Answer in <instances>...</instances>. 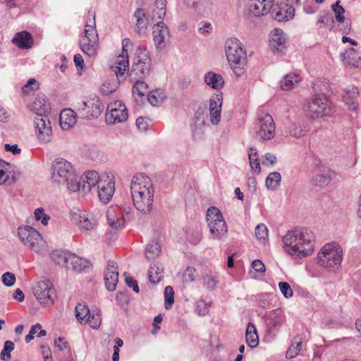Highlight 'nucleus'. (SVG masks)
Wrapping results in <instances>:
<instances>
[{
  "mask_svg": "<svg viewBox=\"0 0 361 361\" xmlns=\"http://www.w3.org/2000/svg\"><path fill=\"white\" fill-rule=\"evenodd\" d=\"M286 251L291 256L302 259L313 252L314 235L307 228L289 231L283 238Z\"/></svg>",
  "mask_w": 361,
  "mask_h": 361,
  "instance_id": "obj_1",
  "label": "nucleus"
},
{
  "mask_svg": "<svg viewBox=\"0 0 361 361\" xmlns=\"http://www.w3.org/2000/svg\"><path fill=\"white\" fill-rule=\"evenodd\" d=\"M130 192L135 207L142 214L150 213L154 193L151 179L142 173L135 174L131 180Z\"/></svg>",
  "mask_w": 361,
  "mask_h": 361,
  "instance_id": "obj_2",
  "label": "nucleus"
},
{
  "mask_svg": "<svg viewBox=\"0 0 361 361\" xmlns=\"http://www.w3.org/2000/svg\"><path fill=\"white\" fill-rule=\"evenodd\" d=\"M30 109L36 114L34 123L39 140L47 143L50 142L52 135L51 122L48 114L51 106L44 94H38L30 104Z\"/></svg>",
  "mask_w": 361,
  "mask_h": 361,
  "instance_id": "obj_3",
  "label": "nucleus"
},
{
  "mask_svg": "<svg viewBox=\"0 0 361 361\" xmlns=\"http://www.w3.org/2000/svg\"><path fill=\"white\" fill-rule=\"evenodd\" d=\"M51 180L59 185H66L71 192L80 190V182L71 162L63 158L54 161L51 166Z\"/></svg>",
  "mask_w": 361,
  "mask_h": 361,
  "instance_id": "obj_4",
  "label": "nucleus"
},
{
  "mask_svg": "<svg viewBox=\"0 0 361 361\" xmlns=\"http://www.w3.org/2000/svg\"><path fill=\"white\" fill-rule=\"evenodd\" d=\"M227 60L236 77L242 76L247 65V54L242 43L236 38H229L225 42Z\"/></svg>",
  "mask_w": 361,
  "mask_h": 361,
  "instance_id": "obj_5",
  "label": "nucleus"
},
{
  "mask_svg": "<svg viewBox=\"0 0 361 361\" xmlns=\"http://www.w3.org/2000/svg\"><path fill=\"white\" fill-rule=\"evenodd\" d=\"M81 50L89 56L97 54L99 49V38L96 29L95 13H88V20L85 24L84 35L79 42Z\"/></svg>",
  "mask_w": 361,
  "mask_h": 361,
  "instance_id": "obj_6",
  "label": "nucleus"
},
{
  "mask_svg": "<svg viewBox=\"0 0 361 361\" xmlns=\"http://www.w3.org/2000/svg\"><path fill=\"white\" fill-rule=\"evenodd\" d=\"M206 217L212 238L219 240L225 238L228 227L221 211L215 207H211L207 209Z\"/></svg>",
  "mask_w": 361,
  "mask_h": 361,
  "instance_id": "obj_7",
  "label": "nucleus"
},
{
  "mask_svg": "<svg viewBox=\"0 0 361 361\" xmlns=\"http://www.w3.org/2000/svg\"><path fill=\"white\" fill-rule=\"evenodd\" d=\"M331 108L329 99L324 94H315L306 104V115L313 120L329 116Z\"/></svg>",
  "mask_w": 361,
  "mask_h": 361,
  "instance_id": "obj_8",
  "label": "nucleus"
},
{
  "mask_svg": "<svg viewBox=\"0 0 361 361\" xmlns=\"http://www.w3.org/2000/svg\"><path fill=\"white\" fill-rule=\"evenodd\" d=\"M275 123L272 116L260 113L255 121L256 137L259 141L271 140L275 135Z\"/></svg>",
  "mask_w": 361,
  "mask_h": 361,
  "instance_id": "obj_9",
  "label": "nucleus"
},
{
  "mask_svg": "<svg viewBox=\"0 0 361 361\" xmlns=\"http://www.w3.org/2000/svg\"><path fill=\"white\" fill-rule=\"evenodd\" d=\"M18 235L20 240L26 246L37 253H40L44 247L41 235L38 231L30 226L19 227Z\"/></svg>",
  "mask_w": 361,
  "mask_h": 361,
  "instance_id": "obj_10",
  "label": "nucleus"
},
{
  "mask_svg": "<svg viewBox=\"0 0 361 361\" xmlns=\"http://www.w3.org/2000/svg\"><path fill=\"white\" fill-rule=\"evenodd\" d=\"M317 259L321 267L334 269L338 262V245L336 243L326 244L318 253Z\"/></svg>",
  "mask_w": 361,
  "mask_h": 361,
  "instance_id": "obj_11",
  "label": "nucleus"
},
{
  "mask_svg": "<svg viewBox=\"0 0 361 361\" xmlns=\"http://www.w3.org/2000/svg\"><path fill=\"white\" fill-rule=\"evenodd\" d=\"M104 106L97 97H93L87 101L78 104V114L82 119L98 118L102 113Z\"/></svg>",
  "mask_w": 361,
  "mask_h": 361,
  "instance_id": "obj_12",
  "label": "nucleus"
},
{
  "mask_svg": "<svg viewBox=\"0 0 361 361\" xmlns=\"http://www.w3.org/2000/svg\"><path fill=\"white\" fill-rule=\"evenodd\" d=\"M33 291L36 299L41 305L49 306L54 303L56 290L49 280L38 282Z\"/></svg>",
  "mask_w": 361,
  "mask_h": 361,
  "instance_id": "obj_13",
  "label": "nucleus"
},
{
  "mask_svg": "<svg viewBox=\"0 0 361 361\" xmlns=\"http://www.w3.org/2000/svg\"><path fill=\"white\" fill-rule=\"evenodd\" d=\"M71 219L73 224L77 225L82 231L94 229L97 225V220L91 214L85 211L74 208L71 212Z\"/></svg>",
  "mask_w": 361,
  "mask_h": 361,
  "instance_id": "obj_14",
  "label": "nucleus"
},
{
  "mask_svg": "<svg viewBox=\"0 0 361 361\" xmlns=\"http://www.w3.org/2000/svg\"><path fill=\"white\" fill-rule=\"evenodd\" d=\"M130 45V40L128 38L122 41V53L118 56L116 62L111 66V69L115 73L116 77L119 80L123 78L125 72L128 70L129 61L127 47Z\"/></svg>",
  "mask_w": 361,
  "mask_h": 361,
  "instance_id": "obj_15",
  "label": "nucleus"
},
{
  "mask_svg": "<svg viewBox=\"0 0 361 361\" xmlns=\"http://www.w3.org/2000/svg\"><path fill=\"white\" fill-rule=\"evenodd\" d=\"M130 45V40L128 38L122 41V53L118 56L116 62L111 66V69L115 73L116 77L119 80L123 78L125 72L128 70L129 61L127 47Z\"/></svg>",
  "mask_w": 361,
  "mask_h": 361,
  "instance_id": "obj_16",
  "label": "nucleus"
},
{
  "mask_svg": "<svg viewBox=\"0 0 361 361\" xmlns=\"http://www.w3.org/2000/svg\"><path fill=\"white\" fill-rule=\"evenodd\" d=\"M109 112L106 114V122L109 124L123 123L128 119V114L125 104L116 102L108 107Z\"/></svg>",
  "mask_w": 361,
  "mask_h": 361,
  "instance_id": "obj_17",
  "label": "nucleus"
},
{
  "mask_svg": "<svg viewBox=\"0 0 361 361\" xmlns=\"http://www.w3.org/2000/svg\"><path fill=\"white\" fill-rule=\"evenodd\" d=\"M104 275L106 289L109 291L114 290L118 282V271L116 262L108 260Z\"/></svg>",
  "mask_w": 361,
  "mask_h": 361,
  "instance_id": "obj_18",
  "label": "nucleus"
},
{
  "mask_svg": "<svg viewBox=\"0 0 361 361\" xmlns=\"http://www.w3.org/2000/svg\"><path fill=\"white\" fill-rule=\"evenodd\" d=\"M269 13L273 19L279 22L288 21L294 17L295 8L292 4H285L283 6H279L273 4Z\"/></svg>",
  "mask_w": 361,
  "mask_h": 361,
  "instance_id": "obj_19",
  "label": "nucleus"
},
{
  "mask_svg": "<svg viewBox=\"0 0 361 361\" xmlns=\"http://www.w3.org/2000/svg\"><path fill=\"white\" fill-rule=\"evenodd\" d=\"M274 0H250L247 11L254 16H264L270 12Z\"/></svg>",
  "mask_w": 361,
  "mask_h": 361,
  "instance_id": "obj_20",
  "label": "nucleus"
},
{
  "mask_svg": "<svg viewBox=\"0 0 361 361\" xmlns=\"http://www.w3.org/2000/svg\"><path fill=\"white\" fill-rule=\"evenodd\" d=\"M222 104V93L214 94L209 99L210 121L213 125H218L220 123Z\"/></svg>",
  "mask_w": 361,
  "mask_h": 361,
  "instance_id": "obj_21",
  "label": "nucleus"
},
{
  "mask_svg": "<svg viewBox=\"0 0 361 361\" xmlns=\"http://www.w3.org/2000/svg\"><path fill=\"white\" fill-rule=\"evenodd\" d=\"M107 183H106V181L103 183L102 180L100 182V185L98 186V195L99 200L105 204L108 203L111 200L115 190L114 176L112 174L110 176L107 175Z\"/></svg>",
  "mask_w": 361,
  "mask_h": 361,
  "instance_id": "obj_22",
  "label": "nucleus"
},
{
  "mask_svg": "<svg viewBox=\"0 0 361 361\" xmlns=\"http://www.w3.org/2000/svg\"><path fill=\"white\" fill-rule=\"evenodd\" d=\"M286 37L282 30L274 29L270 35L269 46L274 54H279L285 48Z\"/></svg>",
  "mask_w": 361,
  "mask_h": 361,
  "instance_id": "obj_23",
  "label": "nucleus"
},
{
  "mask_svg": "<svg viewBox=\"0 0 361 361\" xmlns=\"http://www.w3.org/2000/svg\"><path fill=\"white\" fill-rule=\"evenodd\" d=\"M168 37H169L168 27L163 21H158L153 27V38L157 47L162 48Z\"/></svg>",
  "mask_w": 361,
  "mask_h": 361,
  "instance_id": "obj_24",
  "label": "nucleus"
},
{
  "mask_svg": "<svg viewBox=\"0 0 361 361\" xmlns=\"http://www.w3.org/2000/svg\"><path fill=\"white\" fill-rule=\"evenodd\" d=\"M340 56L345 66L361 68V53L353 47L345 49Z\"/></svg>",
  "mask_w": 361,
  "mask_h": 361,
  "instance_id": "obj_25",
  "label": "nucleus"
},
{
  "mask_svg": "<svg viewBox=\"0 0 361 361\" xmlns=\"http://www.w3.org/2000/svg\"><path fill=\"white\" fill-rule=\"evenodd\" d=\"M99 173L95 171L86 172L78 180L80 182V189L84 192L90 191L92 187L99 183Z\"/></svg>",
  "mask_w": 361,
  "mask_h": 361,
  "instance_id": "obj_26",
  "label": "nucleus"
},
{
  "mask_svg": "<svg viewBox=\"0 0 361 361\" xmlns=\"http://www.w3.org/2000/svg\"><path fill=\"white\" fill-rule=\"evenodd\" d=\"M358 95L359 91L356 87L353 86L345 90L343 102L349 110L357 111L358 109L359 104L357 101Z\"/></svg>",
  "mask_w": 361,
  "mask_h": 361,
  "instance_id": "obj_27",
  "label": "nucleus"
},
{
  "mask_svg": "<svg viewBox=\"0 0 361 361\" xmlns=\"http://www.w3.org/2000/svg\"><path fill=\"white\" fill-rule=\"evenodd\" d=\"M12 42L22 49H28L32 47L34 43L32 35L27 32H19L12 39Z\"/></svg>",
  "mask_w": 361,
  "mask_h": 361,
  "instance_id": "obj_28",
  "label": "nucleus"
},
{
  "mask_svg": "<svg viewBox=\"0 0 361 361\" xmlns=\"http://www.w3.org/2000/svg\"><path fill=\"white\" fill-rule=\"evenodd\" d=\"M151 63H134L130 73L132 80H142L149 75L151 71Z\"/></svg>",
  "mask_w": 361,
  "mask_h": 361,
  "instance_id": "obj_29",
  "label": "nucleus"
},
{
  "mask_svg": "<svg viewBox=\"0 0 361 361\" xmlns=\"http://www.w3.org/2000/svg\"><path fill=\"white\" fill-rule=\"evenodd\" d=\"M214 0H196L194 6H186L198 14L204 16L210 14L214 8Z\"/></svg>",
  "mask_w": 361,
  "mask_h": 361,
  "instance_id": "obj_30",
  "label": "nucleus"
},
{
  "mask_svg": "<svg viewBox=\"0 0 361 361\" xmlns=\"http://www.w3.org/2000/svg\"><path fill=\"white\" fill-rule=\"evenodd\" d=\"M205 83L212 89L219 90L224 87V79L221 75L212 71L207 72L204 78Z\"/></svg>",
  "mask_w": 361,
  "mask_h": 361,
  "instance_id": "obj_31",
  "label": "nucleus"
},
{
  "mask_svg": "<svg viewBox=\"0 0 361 361\" xmlns=\"http://www.w3.org/2000/svg\"><path fill=\"white\" fill-rule=\"evenodd\" d=\"M68 264L70 269L77 271H82L90 266V262L86 259L81 258L75 254H69Z\"/></svg>",
  "mask_w": 361,
  "mask_h": 361,
  "instance_id": "obj_32",
  "label": "nucleus"
},
{
  "mask_svg": "<svg viewBox=\"0 0 361 361\" xmlns=\"http://www.w3.org/2000/svg\"><path fill=\"white\" fill-rule=\"evenodd\" d=\"M246 343L250 348H253L259 344V337L255 325L249 322L245 332Z\"/></svg>",
  "mask_w": 361,
  "mask_h": 361,
  "instance_id": "obj_33",
  "label": "nucleus"
},
{
  "mask_svg": "<svg viewBox=\"0 0 361 361\" xmlns=\"http://www.w3.org/2000/svg\"><path fill=\"white\" fill-rule=\"evenodd\" d=\"M149 279L152 283H157L164 277V268L158 264H152L149 269Z\"/></svg>",
  "mask_w": 361,
  "mask_h": 361,
  "instance_id": "obj_34",
  "label": "nucleus"
},
{
  "mask_svg": "<svg viewBox=\"0 0 361 361\" xmlns=\"http://www.w3.org/2000/svg\"><path fill=\"white\" fill-rule=\"evenodd\" d=\"M76 113L73 110L68 109L63 110L60 115V125L62 128H68L73 126L75 123Z\"/></svg>",
  "mask_w": 361,
  "mask_h": 361,
  "instance_id": "obj_35",
  "label": "nucleus"
},
{
  "mask_svg": "<svg viewBox=\"0 0 361 361\" xmlns=\"http://www.w3.org/2000/svg\"><path fill=\"white\" fill-rule=\"evenodd\" d=\"M301 80L299 74L290 73L287 74L283 80L281 82V87L283 90H290L294 86Z\"/></svg>",
  "mask_w": 361,
  "mask_h": 361,
  "instance_id": "obj_36",
  "label": "nucleus"
},
{
  "mask_svg": "<svg viewBox=\"0 0 361 361\" xmlns=\"http://www.w3.org/2000/svg\"><path fill=\"white\" fill-rule=\"evenodd\" d=\"M69 254L70 253L64 252L61 250H54L51 253L50 257L56 264L65 267L67 269H70V266L68 264Z\"/></svg>",
  "mask_w": 361,
  "mask_h": 361,
  "instance_id": "obj_37",
  "label": "nucleus"
},
{
  "mask_svg": "<svg viewBox=\"0 0 361 361\" xmlns=\"http://www.w3.org/2000/svg\"><path fill=\"white\" fill-rule=\"evenodd\" d=\"M155 8H154L152 13V20H162L166 16V0H156L154 3Z\"/></svg>",
  "mask_w": 361,
  "mask_h": 361,
  "instance_id": "obj_38",
  "label": "nucleus"
},
{
  "mask_svg": "<svg viewBox=\"0 0 361 361\" xmlns=\"http://www.w3.org/2000/svg\"><path fill=\"white\" fill-rule=\"evenodd\" d=\"M106 219L109 225L114 228H118L123 226L125 222V215L123 214L121 219L116 216V211L114 209L107 210Z\"/></svg>",
  "mask_w": 361,
  "mask_h": 361,
  "instance_id": "obj_39",
  "label": "nucleus"
},
{
  "mask_svg": "<svg viewBox=\"0 0 361 361\" xmlns=\"http://www.w3.org/2000/svg\"><path fill=\"white\" fill-rule=\"evenodd\" d=\"M145 250L146 258L153 259L161 254V245L157 240H152L147 245Z\"/></svg>",
  "mask_w": 361,
  "mask_h": 361,
  "instance_id": "obj_40",
  "label": "nucleus"
},
{
  "mask_svg": "<svg viewBox=\"0 0 361 361\" xmlns=\"http://www.w3.org/2000/svg\"><path fill=\"white\" fill-rule=\"evenodd\" d=\"M134 16L137 20L136 30L139 34H141L147 27L145 11L142 8H137L134 13Z\"/></svg>",
  "mask_w": 361,
  "mask_h": 361,
  "instance_id": "obj_41",
  "label": "nucleus"
},
{
  "mask_svg": "<svg viewBox=\"0 0 361 361\" xmlns=\"http://www.w3.org/2000/svg\"><path fill=\"white\" fill-rule=\"evenodd\" d=\"M90 313V309L85 303H78L75 307V317L80 323L85 321Z\"/></svg>",
  "mask_w": 361,
  "mask_h": 361,
  "instance_id": "obj_42",
  "label": "nucleus"
},
{
  "mask_svg": "<svg viewBox=\"0 0 361 361\" xmlns=\"http://www.w3.org/2000/svg\"><path fill=\"white\" fill-rule=\"evenodd\" d=\"M135 80L136 81L133 87V94L136 99H137V97L142 99L147 92L148 85L142 80Z\"/></svg>",
  "mask_w": 361,
  "mask_h": 361,
  "instance_id": "obj_43",
  "label": "nucleus"
},
{
  "mask_svg": "<svg viewBox=\"0 0 361 361\" xmlns=\"http://www.w3.org/2000/svg\"><path fill=\"white\" fill-rule=\"evenodd\" d=\"M281 180V174L279 172H272L269 173L266 179V186L269 190H276Z\"/></svg>",
  "mask_w": 361,
  "mask_h": 361,
  "instance_id": "obj_44",
  "label": "nucleus"
},
{
  "mask_svg": "<svg viewBox=\"0 0 361 361\" xmlns=\"http://www.w3.org/2000/svg\"><path fill=\"white\" fill-rule=\"evenodd\" d=\"M301 345V339L298 336L295 337L294 342L290 345L286 353V358L290 359L295 357L300 352Z\"/></svg>",
  "mask_w": 361,
  "mask_h": 361,
  "instance_id": "obj_45",
  "label": "nucleus"
},
{
  "mask_svg": "<svg viewBox=\"0 0 361 361\" xmlns=\"http://www.w3.org/2000/svg\"><path fill=\"white\" fill-rule=\"evenodd\" d=\"M135 61L134 63H151L152 60L148 51L143 47H138L136 53Z\"/></svg>",
  "mask_w": 361,
  "mask_h": 361,
  "instance_id": "obj_46",
  "label": "nucleus"
},
{
  "mask_svg": "<svg viewBox=\"0 0 361 361\" xmlns=\"http://www.w3.org/2000/svg\"><path fill=\"white\" fill-rule=\"evenodd\" d=\"M159 90L151 91L147 94L148 102L153 106H157L163 102L164 97Z\"/></svg>",
  "mask_w": 361,
  "mask_h": 361,
  "instance_id": "obj_47",
  "label": "nucleus"
},
{
  "mask_svg": "<svg viewBox=\"0 0 361 361\" xmlns=\"http://www.w3.org/2000/svg\"><path fill=\"white\" fill-rule=\"evenodd\" d=\"M15 345L11 341H6L4 343V348L0 353V359L8 361L11 359V353L13 350Z\"/></svg>",
  "mask_w": 361,
  "mask_h": 361,
  "instance_id": "obj_48",
  "label": "nucleus"
},
{
  "mask_svg": "<svg viewBox=\"0 0 361 361\" xmlns=\"http://www.w3.org/2000/svg\"><path fill=\"white\" fill-rule=\"evenodd\" d=\"M164 305L166 309H170L174 302V291L171 286H168L164 289Z\"/></svg>",
  "mask_w": 361,
  "mask_h": 361,
  "instance_id": "obj_49",
  "label": "nucleus"
},
{
  "mask_svg": "<svg viewBox=\"0 0 361 361\" xmlns=\"http://www.w3.org/2000/svg\"><path fill=\"white\" fill-rule=\"evenodd\" d=\"M331 180L329 176L323 174H317L314 176L311 180L312 184L316 186L323 187L327 185Z\"/></svg>",
  "mask_w": 361,
  "mask_h": 361,
  "instance_id": "obj_50",
  "label": "nucleus"
},
{
  "mask_svg": "<svg viewBox=\"0 0 361 361\" xmlns=\"http://www.w3.org/2000/svg\"><path fill=\"white\" fill-rule=\"evenodd\" d=\"M283 323V316L280 314L274 313V316H271L269 318V322L267 323L268 329L270 331L274 329L281 326Z\"/></svg>",
  "mask_w": 361,
  "mask_h": 361,
  "instance_id": "obj_51",
  "label": "nucleus"
},
{
  "mask_svg": "<svg viewBox=\"0 0 361 361\" xmlns=\"http://www.w3.org/2000/svg\"><path fill=\"white\" fill-rule=\"evenodd\" d=\"M101 321L100 315L98 313L92 314L90 313L84 322L88 323L93 329H98L101 324Z\"/></svg>",
  "mask_w": 361,
  "mask_h": 361,
  "instance_id": "obj_52",
  "label": "nucleus"
},
{
  "mask_svg": "<svg viewBox=\"0 0 361 361\" xmlns=\"http://www.w3.org/2000/svg\"><path fill=\"white\" fill-rule=\"evenodd\" d=\"M217 283L216 279L212 275H206L202 277V283L207 289L214 290Z\"/></svg>",
  "mask_w": 361,
  "mask_h": 361,
  "instance_id": "obj_53",
  "label": "nucleus"
},
{
  "mask_svg": "<svg viewBox=\"0 0 361 361\" xmlns=\"http://www.w3.org/2000/svg\"><path fill=\"white\" fill-rule=\"evenodd\" d=\"M255 235L258 240H265L268 237V229L265 224H260L255 228Z\"/></svg>",
  "mask_w": 361,
  "mask_h": 361,
  "instance_id": "obj_54",
  "label": "nucleus"
},
{
  "mask_svg": "<svg viewBox=\"0 0 361 361\" xmlns=\"http://www.w3.org/2000/svg\"><path fill=\"white\" fill-rule=\"evenodd\" d=\"M345 12V10L343 6L340 5V25L341 24H345L346 26L345 27H342L341 30H342L343 33L347 34L349 32L350 30V25L351 21L349 19H345V18L343 16V13Z\"/></svg>",
  "mask_w": 361,
  "mask_h": 361,
  "instance_id": "obj_55",
  "label": "nucleus"
},
{
  "mask_svg": "<svg viewBox=\"0 0 361 361\" xmlns=\"http://www.w3.org/2000/svg\"><path fill=\"white\" fill-rule=\"evenodd\" d=\"M318 23L326 25L331 30L334 25V20L331 13H326L318 19Z\"/></svg>",
  "mask_w": 361,
  "mask_h": 361,
  "instance_id": "obj_56",
  "label": "nucleus"
},
{
  "mask_svg": "<svg viewBox=\"0 0 361 361\" xmlns=\"http://www.w3.org/2000/svg\"><path fill=\"white\" fill-rule=\"evenodd\" d=\"M279 287L281 293L286 298H290L293 295V291L290 286L287 282H280Z\"/></svg>",
  "mask_w": 361,
  "mask_h": 361,
  "instance_id": "obj_57",
  "label": "nucleus"
},
{
  "mask_svg": "<svg viewBox=\"0 0 361 361\" xmlns=\"http://www.w3.org/2000/svg\"><path fill=\"white\" fill-rule=\"evenodd\" d=\"M16 280L15 274L11 272L8 271L2 275V282L7 287L12 286L15 283Z\"/></svg>",
  "mask_w": 361,
  "mask_h": 361,
  "instance_id": "obj_58",
  "label": "nucleus"
},
{
  "mask_svg": "<svg viewBox=\"0 0 361 361\" xmlns=\"http://www.w3.org/2000/svg\"><path fill=\"white\" fill-rule=\"evenodd\" d=\"M305 130L300 126H298L295 124L292 125L290 128V135L295 137H302L305 135Z\"/></svg>",
  "mask_w": 361,
  "mask_h": 361,
  "instance_id": "obj_59",
  "label": "nucleus"
},
{
  "mask_svg": "<svg viewBox=\"0 0 361 361\" xmlns=\"http://www.w3.org/2000/svg\"><path fill=\"white\" fill-rule=\"evenodd\" d=\"M196 269L193 267H188L183 274V279L185 282H192L195 280Z\"/></svg>",
  "mask_w": 361,
  "mask_h": 361,
  "instance_id": "obj_60",
  "label": "nucleus"
},
{
  "mask_svg": "<svg viewBox=\"0 0 361 361\" xmlns=\"http://www.w3.org/2000/svg\"><path fill=\"white\" fill-rule=\"evenodd\" d=\"M277 161L276 157L271 153H266L264 156L262 164L264 166L274 165Z\"/></svg>",
  "mask_w": 361,
  "mask_h": 361,
  "instance_id": "obj_61",
  "label": "nucleus"
},
{
  "mask_svg": "<svg viewBox=\"0 0 361 361\" xmlns=\"http://www.w3.org/2000/svg\"><path fill=\"white\" fill-rule=\"evenodd\" d=\"M125 281L127 286L130 288H132L133 290L136 293H138L140 292V288L137 284V281L136 280L133 279L132 277L126 276L125 279Z\"/></svg>",
  "mask_w": 361,
  "mask_h": 361,
  "instance_id": "obj_62",
  "label": "nucleus"
},
{
  "mask_svg": "<svg viewBox=\"0 0 361 361\" xmlns=\"http://www.w3.org/2000/svg\"><path fill=\"white\" fill-rule=\"evenodd\" d=\"M252 267L258 273H264L265 271V266L259 259H255L252 262Z\"/></svg>",
  "mask_w": 361,
  "mask_h": 361,
  "instance_id": "obj_63",
  "label": "nucleus"
},
{
  "mask_svg": "<svg viewBox=\"0 0 361 361\" xmlns=\"http://www.w3.org/2000/svg\"><path fill=\"white\" fill-rule=\"evenodd\" d=\"M197 311L200 315H205L207 313L208 310L204 301L197 302Z\"/></svg>",
  "mask_w": 361,
  "mask_h": 361,
  "instance_id": "obj_64",
  "label": "nucleus"
}]
</instances>
